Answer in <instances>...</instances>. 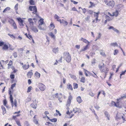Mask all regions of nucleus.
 Instances as JSON below:
<instances>
[{"mask_svg":"<svg viewBox=\"0 0 126 126\" xmlns=\"http://www.w3.org/2000/svg\"><path fill=\"white\" fill-rule=\"evenodd\" d=\"M104 114L108 118V119L109 120L110 115L108 113L107 111H105L104 112Z\"/></svg>","mask_w":126,"mask_h":126,"instance_id":"nucleus-20","label":"nucleus"},{"mask_svg":"<svg viewBox=\"0 0 126 126\" xmlns=\"http://www.w3.org/2000/svg\"><path fill=\"white\" fill-rule=\"evenodd\" d=\"M32 30L35 32H38V30L35 27H32Z\"/></svg>","mask_w":126,"mask_h":126,"instance_id":"nucleus-23","label":"nucleus"},{"mask_svg":"<svg viewBox=\"0 0 126 126\" xmlns=\"http://www.w3.org/2000/svg\"><path fill=\"white\" fill-rule=\"evenodd\" d=\"M85 78L84 77H82L80 81L81 82L84 83L85 81Z\"/></svg>","mask_w":126,"mask_h":126,"instance_id":"nucleus-43","label":"nucleus"},{"mask_svg":"<svg viewBox=\"0 0 126 126\" xmlns=\"http://www.w3.org/2000/svg\"><path fill=\"white\" fill-rule=\"evenodd\" d=\"M39 89L42 91H44L46 89V86L41 83L39 84Z\"/></svg>","mask_w":126,"mask_h":126,"instance_id":"nucleus-5","label":"nucleus"},{"mask_svg":"<svg viewBox=\"0 0 126 126\" xmlns=\"http://www.w3.org/2000/svg\"><path fill=\"white\" fill-rule=\"evenodd\" d=\"M96 63V60L95 59H94L92 62V65H94Z\"/></svg>","mask_w":126,"mask_h":126,"instance_id":"nucleus-49","label":"nucleus"},{"mask_svg":"<svg viewBox=\"0 0 126 126\" xmlns=\"http://www.w3.org/2000/svg\"><path fill=\"white\" fill-rule=\"evenodd\" d=\"M16 122L17 124V125L18 126H22L21 125L20 122L19 121H18V120L16 121Z\"/></svg>","mask_w":126,"mask_h":126,"instance_id":"nucleus-58","label":"nucleus"},{"mask_svg":"<svg viewBox=\"0 0 126 126\" xmlns=\"http://www.w3.org/2000/svg\"><path fill=\"white\" fill-rule=\"evenodd\" d=\"M88 13L90 15H92L93 14V12L91 10H89L88 12Z\"/></svg>","mask_w":126,"mask_h":126,"instance_id":"nucleus-54","label":"nucleus"},{"mask_svg":"<svg viewBox=\"0 0 126 126\" xmlns=\"http://www.w3.org/2000/svg\"><path fill=\"white\" fill-rule=\"evenodd\" d=\"M31 106L32 108L34 109H36V107L37 106V104H34V103H32L31 104Z\"/></svg>","mask_w":126,"mask_h":126,"instance_id":"nucleus-30","label":"nucleus"},{"mask_svg":"<svg viewBox=\"0 0 126 126\" xmlns=\"http://www.w3.org/2000/svg\"><path fill=\"white\" fill-rule=\"evenodd\" d=\"M8 46L6 44H5L4 45V46L3 47V48L5 50L7 49H8Z\"/></svg>","mask_w":126,"mask_h":126,"instance_id":"nucleus-34","label":"nucleus"},{"mask_svg":"<svg viewBox=\"0 0 126 126\" xmlns=\"http://www.w3.org/2000/svg\"><path fill=\"white\" fill-rule=\"evenodd\" d=\"M118 11L116 10L115 12L113 13L112 16H115L116 17H117L118 15Z\"/></svg>","mask_w":126,"mask_h":126,"instance_id":"nucleus-17","label":"nucleus"},{"mask_svg":"<svg viewBox=\"0 0 126 126\" xmlns=\"http://www.w3.org/2000/svg\"><path fill=\"white\" fill-rule=\"evenodd\" d=\"M68 88L71 90H73V88L72 87V86L70 84H69V85L68 87Z\"/></svg>","mask_w":126,"mask_h":126,"instance_id":"nucleus-53","label":"nucleus"},{"mask_svg":"<svg viewBox=\"0 0 126 126\" xmlns=\"http://www.w3.org/2000/svg\"><path fill=\"white\" fill-rule=\"evenodd\" d=\"M32 75L33 73L32 70H31L27 74V77L29 78H31Z\"/></svg>","mask_w":126,"mask_h":126,"instance_id":"nucleus-11","label":"nucleus"},{"mask_svg":"<svg viewBox=\"0 0 126 126\" xmlns=\"http://www.w3.org/2000/svg\"><path fill=\"white\" fill-rule=\"evenodd\" d=\"M93 49L95 50H97L98 49V46L96 45H94L92 47Z\"/></svg>","mask_w":126,"mask_h":126,"instance_id":"nucleus-21","label":"nucleus"},{"mask_svg":"<svg viewBox=\"0 0 126 126\" xmlns=\"http://www.w3.org/2000/svg\"><path fill=\"white\" fill-rule=\"evenodd\" d=\"M10 9V7H7L4 10L3 12V13H6L8 12Z\"/></svg>","mask_w":126,"mask_h":126,"instance_id":"nucleus-22","label":"nucleus"},{"mask_svg":"<svg viewBox=\"0 0 126 126\" xmlns=\"http://www.w3.org/2000/svg\"><path fill=\"white\" fill-rule=\"evenodd\" d=\"M30 4L31 5H34L35 4L34 1L33 0H31L29 2Z\"/></svg>","mask_w":126,"mask_h":126,"instance_id":"nucleus-31","label":"nucleus"},{"mask_svg":"<svg viewBox=\"0 0 126 126\" xmlns=\"http://www.w3.org/2000/svg\"><path fill=\"white\" fill-rule=\"evenodd\" d=\"M33 103L34 104H37L38 103V101L37 100H36V99L35 98H33Z\"/></svg>","mask_w":126,"mask_h":126,"instance_id":"nucleus-32","label":"nucleus"},{"mask_svg":"<svg viewBox=\"0 0 126 126\" xmlns=\"http://www.w3.org/2000/svg\"><path fill=\"white\" fill-rule=\"evenodd\" d=\"M89 45V44H87L85 47H84L81 50V51H84L86 50L87 48H88Z\"/></svg>","mask_w":126,"mask_h":126,"instance_id":"nucleus-29","label":"nucleus"},{"mask_svg":"<svg viewBox=\"0 0 126 126\" xmlns=\"http://www.w3.org/2000/svg\"><path fill=\"white\" fill-rule=\"evenodd\" d=\"M39 25H42L43 23V19H41L39 21Z\"/></svg>","mask_w":126,"mask_h":126,"instance_id":"nucleus-33","label":"nucleus"},{"mask_svg":"<svg viewBox=\"0 0 126 126\" xmlns=\"http://www.w3.org/2000/svg\"><path fill=\"white\" fill-rule=\"evenodd\" d=\"M16 85V83H14L12 84L11 85V89H13L14 87H15Z\"/></svg>","mask_w":126,"mask_h":126,"instance_id":"nucleus-57","label":"nucleus"},{"mask_svg":"<svg viewBox=\"0 0 126 126\" xmlns=\"http://www.w3.org/2000/svg\"><path fill=\"white\" fill-rule=\"evenodd\" d=\"M106 4L107 5L111 7H113L114 5V3L113 1H110L109 3H106Z\"/></svg>","mask_w":126,"mask_h":126,"instance_id":"nucleus-10","label":"nucleus"},{"mask_svg":"<svg viewBox=\"0 0 126 126\" xmlns=\"http://www.w3.org/2000/svg\"><path fill=\"white\" fill-rule=\"evenodd\" d=\"M12 25L13 27L14 28V29H16L17 28V27L16 24V23L15 22Z\"/></svg>","mask_w":126,"mask_h":126,"instance_id":"nucleus-48","label":"nucleus"},{"mask_svg":"<svg viewBox=\"0 0 126 126\" xmlns=\"http://www.w3.org/2000/svg\"><path fill=\"white\" fill-rule=\"evenodd\" d=\"M101 34L100 33H98V36L97 37H96L97 39H100L101 36Z\"/></svg>","mask_w":126,"mask_h":126,"instance_id":"nucleus-51","label":"nucleus"},{"mask_svg":"<svg viewBox=\"0 0 126 126\" xmlns=\"http://www.w3.org/2000/svg\"><path fill=\"white\" fill-rule=\"evenodd\" d=\"M94 17L96 18H98L99 16V14L100 13L99 11H98L97 13L94 12Z\"/></svg>","mask_w":126,"mask_h":126,"instance_id":"nucleus-24","label":"nucleus"},{"mask_svg":"<svg viewBox=\"0 0 126 126\" xmlns=\"http://www.w3.org/2000/svg\"><path fill=\"white\" fill-rule=\"evenodd\" d=\"M89 94L92 97L94 96V94L92 92H91L89 93Z\"/></svg>","mask_w":126,"mask_h":126,"instance_id":"nucleus-60","label":"nucleus"},{"mask_svg":"<svg viewBox=\"0 0 126 126\" xmlns=\"http://www.w3.org/2000/svg\"><path fill=\"white\" fill-rule=\"evenodd\" d=\"M49 35L53 39H54L55 38V36L52 32H51L48 33Z\"/></svg>","mask_w":126,"mask_h":126,"instance_id":"nucleus-13","label":"nucleus"},{"mask_svg":"<svg viewBox=\"0 0 126 126\" xmlns=\"http://www.w3.org/2000/svg\"><path fill=\"white\" fill-rule=\"evenodd\" d=\"M69 75L70 76V77L72 78L73 79H76V77L75 76L72 75L70 74H69Z\"/></svg>","mask_w":126,"mask_h":126,"instance_id":"nucleus-42","label":"nucleus"},{"mask_svg":"<svg viewBox=\"0 0 126 126\" xmlns=\"http://www.w3.org/2000/svg\"><path fill=\"white\" fill-rule=\"evenodd\" d=\"M17 20L19 22H23V20L21 18H18Z\"/></svg>","mask_w":126,"mask_h":126,"instance_id":"nucleus-62","label":"nucleus"},{"mask_svg":"<svg viewBox=\"0 0 126 126\" xmlns=\"http://www.w3.org/2000/svg\"><path fill=\"white\" fill-rule=\"evenodd\" d=\"M71 101L67 100V103L66 104V106L67 107L69 106L70 105L71 103Z\"/></svg>","mask_w":126,"mask_h":126,"instance_id":"nucleus-35","label":"nucleus"},{"mask_svg":"<svg viewBox=\"0 0 126 126\" xmlns=\"http://www.w3.org/2000/svg\"><path fill=\"white\" fill-rule=\"evenodd\" d=\"M42 25H39L38 26V27L39 29L41 30H45V29L43 27H42Z\"/></svg>","mask_w":126,"mask_h":126,"instance_id":"nucleus-38","label":"nucleus"},{"mask_svg":"<svg viewBox=\"0 0 126 126\" xmlns=\"http://www.w3.org/2000/svg\"><path fill=\"white\" fill-rule=\"evenodd\" d=\"M69 94L70 95L68 97V100H70L71 101V100L72 99V95L70 94V93Z\"/></svg>","mask_w":126,"mask_h":126,"instance_id":"nucleus-50","label":"nucleus"},{"mask_svg":"<svg viewBox=\"0 0 126 126\" xmlns=\"http://www.w3.org/2000/svg\"><path fill=\"white\" fill-rule=\"evenodd\" d=\"M29 9L31 11H33L32 13L35 14L36 16H38L37 9L35 6H30L29 7Z\"/></svg>","mask_w":126,"mask_h":126,"instance_id":"nucleus-4","label":"nucleus"},{"mask_svg":"<svg viewBox=\"0 0 126 126\" xmlns=\"http://www.w3.org/2000/svg\"><path fill=\"white\" fill-rule=\"evenodd\" d=\"M121 115L122 114H121L119 113H117L116 115V118L117 119H121V118L122 116Z\"/></svg>","mask_w":126,"mask_h":126,"instance_id":"nucleus-16","label":"nucleus"},{"mask_svg":"<svg viewBox=\"0 0 126 126\" xmlns=\"http://www.w3.org/2000/svg\"><path fill=\"white\" fill-rule=\"evenodd\" d=\"M22 67L23 69L26 70L29 67V65L28 64V65L24 64L22 66Z\"/></svg>","mask_w":126,"mask_h":126,"instance_id":"nucleus-19","label":"nucleus"},{"mask_svg":"<svg viewBox=\"0 0 126 126\" xmlns=\"http://www.w3.org/2000/svg\"><path fill=\"white\" fill-rule=\"evenodd\" d=\"M54 18L56 19H57V20L58 21V20H59L60 17H59L56 14H55L54 16Z\"/></svg>","mask_w":126,"mask_h":126,"instance_id":"nucleus-41","label":"nucleus"},{"mask_svg":"<svg viewBox=\"0 0 126 126\" xmlns=\"http://www.w3.org/2000/svg\"><path fill=\"white\" fill-rule=\"evenodd\" d=\"M110 46H113L114 47H118V45L116 43H111L110 44Z\"/></svg>","mask_w":126,"mask_h":126,"instance_id":"nucleus-26","label":"nucleus"},{"mask_svg":"<svg viewBox=\"0 0 126 126\" xmlns=\"http://www.w3.org/2000/svg\"><path fill=\"white\" fill-rule=\"evenodd\" d=\"M84 70L85 72V74L86 76L87 77L88 76H89L88 75L89 74H88V72H89V71L85 69H84Z\"/></svg>","mask_w":126,"mask_h":126,"instance_id":"nucleus-44","label":"nucleus"},{"mask_svg":"<svg viewBox=\"0 0 126 126\" xmlns=\"http://www.w3.org/2000/svg\"><path fill=\"white\" fill-rule=\"evenodd\" d=\"M49 120L52 122H56L57 121V119L56 118H54L52 119H49Z\"/></svg>","mask_w":126,"mask_h":126,"instance_id":"nucleus-36","label":"nucleus"},{"mask_svg":"<svg viewBox=\"0 0 126 126\" xmlns=\"http://www.w3.org/2000/svg\"><path fill=\"white\" fill-rule=\"evenodd\" d=\"M35 74L37 78H39L40 77V74L37 72H36Z\"/></svg>","mask_w":126,"mask_h":126,"instance_id":"nucleus-27","label":"nucleus"},{"mask_svg":"<svg viewBox=\"0 0 126 126\" xmlns=\"http://www.w3.org/2000/svg\"><path fill=\"white\" fill-rule=\"evenodd\" d=\"M118 50L117 49L115 50L114 51L113 54L114 55H115L118 53Z\"/></svg>","mask_w":126,"mask_h":126,"instance_id":"nucleus-55","label":"nucleus"},{"mask_svg":"<svg viewBox=\"0 0 126 126\" xmlns=\"http://www.w3.org/2000/svg\"><path fill=\"white\" fill-rule=\"evenodd\" d=\"M36 20L35 18H34L33 19L31 18H29L28 19V21L29 23V24L31 26H32L33 24V21H35V20Z\"/></svg>","mask_w":126,"mask_h":126,"instance_id":"nucleus-7","label":"nucleus"},{"mask_svg":"<svg viewBox=\"0 0 126 126\" xmlns=\"http://www.w3.org/2000/svg\"><path fill=\"white\" fill-rule=\"evenodd\" d=\"M54 95L55 97L58 98H59V97L60 96L59 95V94H58L57 93L55 94H54Z\"/></svg>","mask_w":126,"mask_h":126,"instance_id":"nucleus-56","label":"nucleus"},{"mask_svg":"<svg viewBox=\"0 0 126 126\" xmlns=\"http://www.w3.org/2000/svg\"><path fill=\"white\" fill-rule=\"evenodd\" d=\"M80 40L82 41L85 43H88V44H89L90 43L88 41V40H86V39H84L82 37L81 38Z\"/></svg>","mask_w":126,"mask_h":126,"instance_id":"nucleus-15","label":"nucleus"},{"mask_svg":"<svg viewBox=\"0 0 126 126\" xmlns=\"http://www.w3.org/2000/svg\"><path fill=\"white\" fill-rule=\"evenodd\" d=\"M74 88V89L77 88H78V84L76 83H73Z\"/></svg>","mask_w":126,"mask_h":126,"instance_id":"nucleus-37","label":"nucleus"},{"mask_svg":"<svg viewBox=\"0 0 126 126\" xmlns=\"http://www.w3.org/2000/svg\"><path fill=\"white\" fill-rule=\"evenodd\" d=\"M1 107L3 111V114L4 115L6 112V109L3 105L1 106Z\"/></svg>","mask_w":126,"mask_h":126,"instance_id":"nucleus-18","label":"nucleus"},{"mask_svg":"<svg viewBox=\"0 0 126 126\" xmlns=\"http://www.w3.org/2000/svg\"><path fill=\"white\" fill-rule=\"evenodd\" d=\"M113 30H114V31L116 32L117 33H118L119 32V31L118 30L116 29L115 28H113Z\"/></svg>","mask_w":126,"mask_h":126,"instance_id":"nucleus-63","label":"nucleus"},{"mask_svg":"<svg viewBox=\"0 0 126 126\" xmlns=\"http://www.w3.org/2000/svg\"><path fill=\"white\" fill-rule=\"evenodd\" d=\"M126 72V70L124 71H122L120 74V76H121L122 75H124Z\"/></svg>","mask_w":126,"mask_h":126,"instance_id":"nucleus-59","label":"nucleus"},{"mask_svg":"<svg viewBox=\"0 0 126 126\" xmlns=\"http://www.w3.org/2000/svg\"><path fill=\"white\" fill-rule=\"evenodd\" d=\"M20 112V111H19L18 112H15L14 113V114H16V113L18 114L17 115H16V117L19 116H20V114H18Z\"/></svg>","mask_w":126,"mask_h":126,"instance_id":"nucleus-52","label":"nucleus"},{"mask_svg":"<svg viewBox=\"0 0 126 126\" xmlns=\"http://www.w3.org/2000/svg\"><path fill=\"white\" fill-rule=\"evenodd\" d=\"M73 111L75 113H81V110L79 108H78L77 107H75L73 109Z\"/></svg>","mask_w":126,"mask_h":126,"instance_id":"nucleus-6","label":"nucleus"},{"mask_svg":"<svg viewBox=\"0 0 126 126\" xmlns=\"http://www.w3.org/2000/svg\"><path fill=\"white\" fill-rule=\"evenodd\" d=\"M53 51L55 53H56L57 52H58V48H54L53 50Z\"/></svg>","mask_w":126,"mask_h":126,"instance_id":"nucleus-45","label":"nucleus"},{"mask_svg":"<svg viewBox=\"0 0 126 126\" xmlns=\"http://www.w3.org/2000/svg\"><path fill=\"white\" fill-rule=\"evenodd\" d=\"M55 27V26L53 23H51L50 25V30H53L54 28Z\"/></svg>","mask_w":126,"mask_h":126,"instance_id":"nucleus-25","label":"nucleus"},{"mask_svg":"<svg viewBox=\"0 0 126 126\" xmlns=\"http://www.w3.org/2000/svg\"><path fill=\"white\" fill-rule=\"evenodd\" d=\"M8 22L11 25H12L15 22L12 19H10L9 20Z\"/></svg>","mask_w":126,"mask_h":126,"instance_id":"nucleus-39","label":"nucleus"},{"mask_svg":"<svg viewBox=\"0 0 126 126\" xmlns=\"http://www.w3.org/2000/svg\"><path fill=\"white\" fill-rule=\"evenodd\" d=\"M11 91H10L9 93L10 95V100L11 103V105L12 107H13L14 105L15 107H16L17 106V101L16 99H15L14 100V102H13V98L12 96V95L11 94Z\"/></svg>","mask_w":126,"mask_h":126,"instance_id":"nucleus-3","label":"nucleus"},{"mask_svg":"<svg viewBox=\"0 0 126 126\" xmlns=\"http://www.w3.org/2000/svg\"><path fill=\"white\" fill-rule=\"evenodd\" d=\"M98 66L100 72L105 74L106 76L109 70V68L106 66L104 63H103L99 64Z\"/></svg>","mask_w":126,"mask_h":126,"instance_id":"nucleus-1","label":"nucleus"},{"mask_svg":"<svg viewBox=\"0 0 126 126\" xmlns=\"http://www.w3.org/2000/svg\"><path fill=\"white\" fill-rule=\"evenodd\" d=\"M63 58L68 63H69L71 60V57L68 52H65L64 54Z\"/></svg>","mask_w":126,"mask_h":126,"instance_id":"nucleus-2","label":"nucleus"},{"mask_svg":"<svg viewBox=\"0 0 126 126\" xmlns=\"http://www.w3.org/2000/svg\"><path fill=\"white\" fill-rule=\"evenodd\" d=\"M32 88V87L31 86H30L28 88V90L27 91V92H30L31 91Z\"/></svg>","mask_w":126,"mask_h":126,"instance_id":"nucleus-47","label":"nucleus"},{"mask_svg":"<svg viewBox=\"0 0 126 126\" xmlns=\"http://www.w3.org/2000/svg\"><path fill=\"white\" fill-rule=\"evenodd\" d=\"M59 95L60 96L59 97L58 100H59V101L60 102H62V101L61 100V99L62 98V94H59Z\"/></svg>","mask_w":126,"mask_h":126,"instance_id":"nucleus-46","label":"nucleus"},{"mask_svg":"<svg viewBox=\"0 0 126 126\" xmlns=\"http://www.w3.org/2000/svg\"><path fill=\"white\" fill-rule=\"evenodd\" d=\"M36 115H35L34 117L33 118V121L34 123L36 124H38V121L37 120V119H36Z\"/></svg>","mask_w":126,"mask_h":126,"instance_id":"nucleus-28","label":"nucleus"},{"mask_svg":"<svg viewBox=\"0 0 126 126\" xmlns=\"http://www.w3.org/2000/svg\"><path fill=\"white\" fill-rule=\"evenodd\" d=\"M100 54L102 56H103L105 57L106 56L105 53L103 51L102 49H100L99 50Z\"/></svg>","mask_w":126,"mask_h":126,"instance_id":"nucleus-14","label":"nucleus"},{"mask_svg":"<svg viewBox=\"0 0 126 126\" xmlns=\"http://www.w3.org/2000/svg\"><path fill=\"white\" fill-rule=\"evenodd\" d=\"M13 55L15 58L16 57H17V54L16 52H15L14 53Z\"/></svg>","mask_w":126,"mask_h":126,"instance_id":"nucleus-64","label":"nucleus"},{"mask_svg":"<svg viewBox=\"0 0 126 126\" xmlns=\"http://www.w3.org/2000/svg\"><path fill=\"white\" fill-rule=\"evenodd\" d=\"M111 106H114L117 107H119V102L118 101L116 103L114 101H112L111 102Z\"/></svg>","mask_w":126,"mask_h":126,"instance_id":"nucleus-9","label":"nucleus"},{"mask_svg":"<svg viewBox=\"0 0 126 126\" xmlns=\"http://www.w3.org/2000/svg\"><path fill=\"white\" fill-rule=\"evenodd\" d=\"M76 99L77 102H78L79 104L81 103L82 101V100L81 97L80 96H79L77 97V98Z\"/></svg>","mask_w":126,"mask_h":126,"instance_id":"nucleus-12","label":"nucleus"},{"mask_svg":"<svg viewBox=\"0 0 126 126\" xmlns=\"http://www.w3.org/2000/svg\"><path fill=\"white\" fill-rule=\"evenodd\" d=\"M58 21L60 22L61 23H63L64 26H66L68 24V22L63 19L62 20L61 19L58 20Z\"/></svg>","mask_w":126,"mask_h":126,"instance_id":"nucleus-8","label":"nucleus"},{"mask_svg":"<svg viewBox=\"0 0 126 126\" xmlns=\"http://www.w3.org/2000/svg\"><path fill=\"white\" fill-rule=\"evenodd\" d=\"M105 17L106 19L108 21H110L112 20L109 16H106Z\"/></svg>","mask_w":126,"mask_h":126,"instance_id":"nucleus-40","label":"nucleus"},{"mask_svg":"<svg viewBox=\"0 0 126 126\" xmlns=\"http://www.w3.org/2000/svg\"><path fill=\"white\" fill-rule=\"evenodd\" d=\"M27 37L30 39H32V36L30 34H28V36H27Z\"/></svg>","mask_w":126,"mask_h":126,"instance_id":"nucleus-61","label":"nucleus"}]
</instances>
